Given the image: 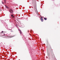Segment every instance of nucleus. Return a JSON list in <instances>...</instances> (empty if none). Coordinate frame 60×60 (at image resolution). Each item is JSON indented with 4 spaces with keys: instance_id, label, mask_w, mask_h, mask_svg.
<instances>
[{
    "instance_id": "obj_1",
    "label": "nucleus",
    "mask_w": 60,
    "mask_h": 60,
    "mask_svg": "<svg viewBox=\"0 0 60 60\" xmlns=\"http://www.w3.org/2000/svg\"><path fill=\"white\" fill-rule=\"evenodd\" d=\"M20 33L21 34V36H23V33H22L21 31L20 30H19Z\"/></svg>"
},
{
    "instance_id": "obj_2",
    "label": "nucleus",
    "mask_w": 60,
    "mask_h": 60,
    "mask_svg": "<svg viewBox=\"0 0 60 60\" xmlns=\"http://www.w3.org/2000/svg\"><path fill=\"white\" fill-rule=\"evenodd\" d=\"M9 12L10 13H12V12H13V11L12 10V9H10L9 10Z\"/></svg>"
},
{
    "instance_id": "obj_3",
    "label": "nucleus",
    "mask_w": 60,
    "mask_h": 60,
    "mask_svg": "<svg viewBox=\"0 0 60 60\" xmlns=\"http://www.w3.org/2000/svg\"><path fill=\"white\" fill-rule=\"evenodd\" d=\"M41 21L42 22H43V19H42V17H41Z\"/></svg>"
},
{
    "instance_id": "obj_4",
    "label": "nucleus",
    "mask_w": 60,
    "mask_h": 60,
    "mask_svg": "<svg viewBox=\"0 0 60 60\" xmlns=\"http://www.w3.org/2000/svg\"><path fill=\"white\" fill-rule=\"evenodd\" d=\"M5 6L6 8H7V9H8V7H7V6Z\"/></svg>"
},
{
    "instance_id": "obj_5",
    "label": "nucleus",
    "mask_w": 60,
    "mask_h": 60,
    "mask_svg": "<svg viewBox=\"0 0 60 60\" xmlns=\"http://www.w3.org/2000/svg\"><path fill=\"white\" fill-rule=\"evenodd\" d=\"M44 19L45 20H47V18H44Z\"/></svg>"
},
{
    "instance_id": "obj_6",
    "label": "nucleus",
    "mask_w": 60,
    "mask_h": 60,
    "mask_svg": "<svg viewBox=\"0 0 60 60\" xmlns=\"http://www.w3.org/2000/svg\"><path fill=\"white\" fill-rule=\"evenodd\" d=\"M12 16H13V15H11V17H12Z\"/></svg>"
},
{
    "instance_id": "obj_7",
    "label": "nucleus",
    "mask_w": 60,
    "mask_h": 60,
    "mask_svg": "<svg viewBox=\"0 0 60 60\" xmlns=\"http://www.w3.org/2000/svg\"><path fill=\"white\" fill-rule=\"evenodd\" d=\"M12 17L13 18H14V16H12Z\"/></svg>"
},
{
    "instance_id": "obj_8",
    "label": "nucleus",
    "mask_w": 60,
    "mask_h": 60,
    "mask_svg": "<svg viewBox=\"0 0 60 60\" xmlns=\"http://www.w3.org/2000/svg\"><path fill=\"white\" fill-rule=\"evenodd\" d=\"M13 37L12 36H11V38L12 37Z\"/></svg>"
},
{
    "instance_id": "obj_9",
    "label": "nucleus",
    "mask_w": 60,
    "mask_h": 60,
    "mask_svg": "<svg viewBox=\"0 0 60 60\" xmlns=\"http://www.w3.org/2000/svg\"><path fill=\"white\" fill-rule=\"evenodd\" d=\"M3 32H4L3 31H2V33H3Z\"/></svg>"
},
{
    "instance_id": "obj_10",
    "label": "nucleus",
    "mask_w": 60,
    "mask_h": 60,
    "mask_svg": "<svg viewBox=\"0 0 60 60\" xmlns=\"http://www.w3.org/2000/svg\"><path fill=\"white\" fill-rule=\"evenodd\" d=\"M4 35H5V34H4Z\"/></svg>"
},
{
    "instance_id": "obj_11",
    "label": "nucleus",
    "mask_w": 60,
    "mask_h": 60,
    "mask_svg": "<svg viewBox=\"0 0 60 60\" xmlns=\"http://www.w3.org/2000/svg\"><path fill=\"white\" fill-rule=\"evenodd\" d=\"M2 3H3V1H2Z\"/></svg>"
}]
</instances>
